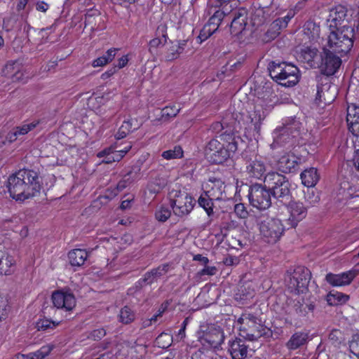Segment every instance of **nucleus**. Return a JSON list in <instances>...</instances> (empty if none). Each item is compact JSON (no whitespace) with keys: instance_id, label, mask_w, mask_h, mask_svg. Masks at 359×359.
Returning a JSON list of instances; mask_svg holds the SVG:
<instances>
[{"instance_id":"30","label":"nucleus","mask_w":359,"mask_h":359,"mask_svg":"<svg viewBox=\"0 0 359 359\" xmlns=\"http://www.w3.org/2000/svg\"><path fill=\"white\" fill-rule=\"evenodd\" d=\"M88 257V252L82 249H74L69 252L68 259L73 266H82Z\"/></svg>"},{"instance_id":"55","label":"nucleus","mask_w":359,"mask_h":359,"mask_svg":"<svg viewBox=\"0 0 359 359\" xmlns=\"http://www.w3.org/2000/svg\"><path fill=\"white\" fill-rule=\"evenodd\" d=\"M52 348L50 346H43L39 350L34 353H31L29 355L32 359H43L51 351Z\"/></svg>"},{"instance_id":"24","label":"nucleus","mask_w":359,"mask_h":359,"mask_svg":"<svg viewBox=\"0 0 359 359\" xmlns=\"http://www.w3.org/2000/svg\"><path fill=\"white\" fill-rule=\"evenodd\" d=\"M300 158L294 154H287L281 156L278 161V166L282 172H294L297 171Z\"/></svg>"},{"instance_id":"10","label":"nucleus","mask_w":359,"mask_h":359,"mask_svg":"<svg viewBox=\"0 0 359 359\" xmlns=\"http://www.w3.org/2000/svg\"><path fill=\"white\" fill-rule=\"evenodd\" d=\"M196 200L188 193L180 190L176 191L170 205L175 215L183 217L189 215L193 210Z\"/></svg>"},{"instance_id":"49","label":"nucleus","mask_w":359,"mask_h":359,"mask_svg":"<svg viewBox=\"0 0 359 359\" xmlns=\"http://www.w3.org/2000/svg\"><path fill=\"white\" fill-rule=\"evenodd\" d=\"M183 156V150L180 146H176L174 149L167 150L163 152L162 156L165 159H174L181 158Z\"/></svg>"},{"instance_id":"8","label":"nucleus","mask_w":359,"mask_h":359,"mask_svg":"<svg viewBox=\"0 0 359 359\" xmlns=\"http://www.w3.org/2000/svg\"><path fill=\"white\" fill-rule=\"evenodd\" d=\"M259 226L263 239L268 243H276L285 231L281 220L277 218L267 217L261 220Z\"/></svg>"},{"instance_id":"40","label":"nucleus","mask_w":359,"mask_h":359,"mask_svg":"<svg viewBox=\"0 0 359 359\" xmlns=\"http://www.w3.org/2000/svg\"><path fill=\"white\" fill-rule=\"evenodd\" d=\"M304 32L310 39H315L319 36L320 27L311 20L306 21L304 25Z\"/></svg>"},{"instance_id":"16","label":"nucleus","mask_w":359,"mask_h":359,"mask_svg":"<svg viewBox=\"0 0 359 359\" xmlns=\"http://www.w3.org/2000/svg\"><path fill=\"white\" fill-rule=\"evenodd\" d=\"M285 205L290 213L287 219V224L292 228H295L298 223L306 217L307 208L302 202L292 201V199Z\"/></svg>"},{"instance_id":"35","label":"nucleus","mask_w":359,"mask_h":359,"mask_svg":"<svg viewBox=\"0 0 359 359\" xmlns=\"http://www.w3.org/2000/svg\"><path fill=\"white\" fill-rule=\"evenodd\" d=\"M168 180L166 177L157 174L148 184L149 191L151 194L159 193L166 185Z\"/></svg>"},{"instance_id":"51","label":"nucleus","mask_w":359,"mask_h":359,"mask_svg":"<svg viewBox=\"0 0 359 359\" xmlns=\"http://www.w3.org/2000/svg\"><path fill=\"white\" fill-rule=\"evenodd\" d=\"M315 102L318 106L320 104L324 103L325 104H330L332 102L331 99H327L325 97V92L323 90V86H317V93L315 98Z\"/></svg>"},{"instance_id":"47","label":"nucleus","mask_w":359,"mask_h":359,"mask_svg":"<svg viewBox=\"0 0 359 359\" xmlns=\"http://www.w3.org/2000/svg\"><path fill=\"white\" fill-rule=\"evenodd\" d=\"M21 64L17 61L8 62L2 69L3 76L10 78L13 74H15V71L20 68Z\"/></svg>"},{"instance_id":"31","label":"nucleus","mask_w":359,"mask_h":359,"mask_svg":"<svg viewBox=\"0 0 359 359\" xmlns=\"http://www.w3.org/2000/svg\"><path fill=\"white\" fill-rule=\"evenodd\" d=\"M215 201L211 196L204 191L197 200L198 205L202 208L207 213L208 217H212L214 215V203Z\"/></svg>"},{"instance_id":"44","label":"nucleus","mask_w":359,"mask_h":359,"mask_svg":"<svg viewBox=\"0 0 359 359\" xmlns=\"http://www.w3.org/2000/svg\"><path fill=\"white\" fill-rule=\"evenodd\" d=\"M225 15L226 13L224 11L217 10L215 12L213 15L209 19L207 25H210V26L212 28H216L217 30Z\"/></svg>"},{"instance_id":"48","label":"nucleus","mask_w":359,"mask_h":359,"mask_svg":"<svg viewBox=\"0 0 359 359\" xmlns=\"http://www.w3.org/2000/svg\"><path fill=\"white\" fill-rule=\"evenodd\" d=\"M141 166L139 163H136L131 166L130 169L126 171V174L123 175L126 178L131 180V183H133L136 180L139 179L140 175Z\"/></svg>"},{"instance_id":"62","label":"nucleus","mask_w":359,"mask_h":359,"mask_svg":"<svg viewBox=\"0 0 359 359\" xmlns=\"http://www.w3.org/2000/svg\"><path fill=\"white\" fill-rule=\"evenodd\" d=\"M305 199L310 205H313L320 201V196L316 194L313 190L311 191H308L305 194Z\"/></svg>"},{"instance_id":"12","label":"nucleus","mask_w":359,"mask_h":359,"mask_svg":"<svg viewBox=\"0 0 359 359\" xmlns=\"http://www.w3.org/2000/svg\"><path fill=\"white\" fill-rule=\"evenodd\" d=\"M311 278L310 270L304 266L297 267L290 280L289 287L297 294L304 293Z\"/></svg>"},{"instance_id":"57","label":"nucleus","mask_w":359,"mask_h":359,"mask_svg":"<svg viewBox=\"0 0 359 359\" xmlns=\"http://www.w3.org/2000/svg\"><path fill=\"white\" fill-rule=\"evenodd\" d=\"M15 74H13L9 79L12 82H22L25 83L27 79V76H25V72L23 71V67L21 65L20 68H18L17 71L15 72Z\"/></svg>"},{"instance_id":"13","label":"nucleus","mask_w":359,"mask_h":359,"mask_svg":"<svg viewBox=\"0 0 359 359\" xmlns=\"http://www.w3.org/2000/svg\"><path fill=\"white\" fill-rule=\"evenodd\" d=\"M22 175H25L23 188L27 198H31L40 194L42 189V182L39 174L34 170L22 169Z\"/></svg>"},{"instance_id":"14","label":"nucleus","mask_w":359,"mask_h":359,"mask_svg":"<svg viewBox=\"0 0 359 359\" xmlns=\"http://www.w3.org/2000/svg\"><path fill=\"white\" fill-rule=\"evenodd\" d=\"M266 329L262 320L253 314L252 318H250L248 320L247 326L240 327L243 337L250 341L257 340L261 337L266 335Z\"/></svg>"},{"instance_id":"64","label":"nucleus","mask_w":359,"mask_h":359,"mask_svg":"<svg viewBox=\"0 0 359 359\" xmlns=\"http://www.w3.org/2000/svg\"><path fill=\"white\" fill-rule=\"evenodd\" d=\"M35 126V124L29 123L22 126L15 127V128L16 129V133H18V135H25L32 130Z\"/></svg>"},{"instance_id":"29","label":"nucleus","mask_w":359,"mask_h":359,"mask_svg":"<svg viewBox=\"0 0 359 359\" xmlns=\"http://www.w3.org/2000/svg\"><path fill=\"white\" fill-rule=\"evenodd\" d=\"M316 308V301H307L303 303L298 301L294 304V311L300 317H306L309 313L313 315Z\"/></svg>"},{"instance_id":"5","label":"nucleus","mask_w":359,"mask_h":359,"mask_svg":"<svg viewBox=\"0 0 359 359\" xmlns=\"http://www.w3.org/2000/svg\"><path fill=\"white\" fill-rule=\"evenodd\" d=\"M242 116L240 113H227L222 121L213 123L210 129L216 134H219L222 141L241 142V138L236 135L242 128L241 123L238 118Z\"/></svg>"},{"instance_id":"60","label":"nucleus","mask_w":359,"mask_h":359,"mask_svg":"<svg viewBox=\"0 0 359 359\" xmlns=\"http://www.w3.org/2000/svg\"><path fill=\"white\" fill-rule=\"evenodd\" d=\"M180 109L177 108L176 106H170V107H165L163 109V116H165L168 117H175L176 116L178 113L180 112Z\"/></svg>"},{"instance_id":"11","label":"nucleus","mask_w":359,"mask_h":359,"mask_svg":"<svg viewBox=\"0 0 359 359\" xmlns=\"http://www.w3.org/2000/svg\"><path fill=\"white\" fill-rule=\"evenodd\" d=\"M25 175L22 173V169L10 175L7 180L6 187L10 196L16 201H25L27 200L26 194L23 188Z\"/></svg>"},{"instance_id":"23","label":"nucleus","mask_w":359,"mask_h":359,"mask_svg":"<svg viewBox=\"0 0 359 359\" xmlns=\"http://www.w3.org/2000/svg\"><path fill=\"white\" fill-rule=\"evenodd\" d=\"M224 339V334L219 327L210 328L202 337L203 343L207 344L213 348H218L223 343Z\"/></svg>"},{"instance_id":"63","label":"nucleus","mask_w":359,"mask_h":359,"mask_svg":"<svg viewBox=\"0 0 359 359\" xmlns=\"http://www.w3.org/2000/svg\"><path fill=\"white\" fill-rule=\"evenodd\" d=\"M217 271V269L215 266H205V268L201 269L198 272V275L199 276H214L216 274Z\"/></svg>"},{"instance_id":"32","label":"nucleus","mask_w":359,"mask_h":359,"mask_svg":"<svg viewBox=\"0 0 359 359\" xmlns=\"http://www.w3.org/2000/svg\"><path fill=\"white\" fill-rule=\"evenodd\" d=\"M273 135L274 143L280 146H285L287 144H292L293 139L296 138L294 136H291L290 133L283 127L276 128L273 132Z\"/></svg>"},{"instance_id":"37","label":"nucleus","mask_w":359,"mask_h":359,"mask_svg":"<svg viewBox=\"0 0 359 359\" xmlns=\"http://www.w3.org/2000/svg\"><path fill=\"white\" fill-rule=\"evenodd\" d=\"M138 128V126L135 125L133 127V119H128L127 121H124L121 126V127L118 128V130L117 131L115 137L118 140L123 139L126 137L128 134L133 132L135 130H137Z\"/></svg>"},{"instance_id":"4","label":"nucleus","mask_w":359,"mask_h":359,"mask_svg":"<svg viewBox=\"0 0 359 359\" xmlns=\"http://www.w3.org/2000/svg\"><path fill=\"white\" fill-rule=\"evenodd\" d=\"M221 143L216 139L208 142L205 148V156L208 161L212 164H222L226 161L238 149L240 142L223 141Z\"/></svg>"},{"instance_id":"21","label":"nucleus","mask_w":359,"mask_h":359,"mask_svg":"<svg viewBox=\"0 0 359 359\" xmlns=\"http://www.w3.org/2000/svg\"><path fill=\"white\" fill-rule=\"evenodd\" d=\"M248 348V345L243 339L236 337L229 341L228 351L232 359H245L247 357Z\"/></svg>"},{"instance_id":"15","label":"nucleus","mask_w":359,"mask_h":359,"mask_svg":"<svg viewBox=\"0 0 359 359\" xmlns=\"http://www.w3.org/2000/svg\"><path fill=\"white\" fill-rule=\"evenodd\" d=\"M53 306L57 309L70 311L76 306V299L69 290H56L51 295Z\"/></svg>"},{"instance_id":"54","label":"nucleus","mask_w":359,"mask_h":359,"mask_svg":"<svg viewBox=\"0 0 359 359\" xmlns=\"http://www.w3.org/2000/svg\"><path fill=\"white\" fill-rule=\"evenodd\" d=\"M171 215L170 210L165 207H161L159 210L156 211L155 217L159 221L164 222H165Z\"/></svg>"},{"instance_id":"56","label":"nucleus","mask_w":359,"mask_h":359,"mask_svg":"<svg viewBox=\"0 0 359 359\" xmlns=\"http://www.w3.org/2000/svg\"><path fill=\"white\" fill-rule=\"evenodd\" d=\"M329 341L334 346L339 345L341 342V332L339 330H333L328 336Z\"/></svg>"},{"instance_id":"52","label":"nucleus","mask_w":359,"mask_h":359,"mask_svg":"<svg viewBox=\"0 0 359 359\" xmlns=\"http://www.w3.org/2000/svg\"><path fill=\"white\" fill-rule=\"evenodd\" d=\"M216 32V28H212L210 25H205L203 29L201 30L198 38L200 39L201 43L205 41L210 36H211Z\"/></svg>"},{"instance_id":"58","label":"nucleus","mask_w":359,"mask_h":359,"mask_svg":"<svg viewBox=\"0 0 359 359\" xmlns=\"http://www.w3.org/2000/svg\"><path fill=\"white\" fill-rule=\"evenodd\" d=\"M144 285H148V284H147V281H146L145 278L143 277V278L139 279L135 283L134 286H133L132 287L128 289V294H134L135 292H140Z\"/></svg>"},{"instance_id":"46","label":"nucleus","mask_w":359,"mask_h":359,"mask_svg":"<svg viewBox=\"0 0 359 359\" xmlns=\"http://www.w3.org/2000/svg\"><path fill=\"white\" fill-rule=\"evenodd\" d=\"M21 64L17 61L8 62L2 69L3 76L10 78L13 74H15V71L20 68Z\"/></svg>"},{"instance_id":"6","label":"nucleus","mask_w":359,"mask_h":359,"mask_svg":"<svg viewBox=\"0 0 359 359\" xmlns=\"http://www.w3.org/2000/svg\"><path fill=\"white\" fill-rule=\"evenodd\" d=\"M248 198L254 208L264 210L271 205L273 196L265 183H255L250 186Z\"/></svg>"},{"instance_id":"45","label":"nucleus","mask_w":359,"mask_h":359,"mask_svg":"<svg viewBox=\"0 0 359 359\" xmlns=\"http://www.w3.org/2000/svg\"><path fill=\"white\" fill-rule=\"evenodd\" d=\"M180 54H182V48H180V46H176L174 41H170V46L165 56L166 60L172 61L177 59Z\"/></svg>"},{"instance_id":"61","label":"nucleus","mask_w":359,"mask_h":359,"mask_svg":"<svg viewBox=\"0 0 359 359\" xmlns=\"http://www.w3.org/2000/svg\"><path fill=\"white\" fill-rule=\"evenodd\" d=\"M131 145L126 147L123 149L119 151H113L111 150V154L113 157H114V162L120 161L124 156L128 153V151L131 149Z\"/></svg>"},{"instance_id":"41","label":"nucleus","mask_w":359,"mask_h":359,"mask_svg":"<svg viewBox=\"0 0 359 359\" xmlns=\"http://www.w3.org/2000/svg\"><path fill=\"white\" fill-rule=\"evenodd\" d=\"M60 323V321H54L50 319L44 318L38 320V321L36 323V328L39 331H46L55 328Z\"/></svg>"},{"instance_id":"3","label":"nucleus","mask_w":359,"mask_h":359,"mask_svg":"<svg viewBox=\"0 0 359 359\" xmlns=\"http://www.w3.org/2000/svg\"><path fill=\"white\" fill-rule=\"evenodd\" d=\"M355 38L354 28L343 25L339 29L330 31L326 46L341 56L346 55L353 46Z\"/></svg>"},{"instance_id":"33","label":"nucleus","mask_w":359,"mask_h":359,"mask_svg":"<svg viewBox=\"0 0 359 359\" xmlns=\"http://www.w3.org/2000/svg\"><path fill=\"white\" fill-rule=\"evenodd\" d=\"M308 334L304 332H296L292 335L286 343V346L290 350H295L304 345L308 340Z\"/></svg>"},{"instance_id":"17","label":"nucleus","mask_w":359,"mask_h":359,"mask_svg":"<svg viewBox=\"0 0 359 359\" xmlns=\"http://www.w3.org/2000/svg\"><path fill=\"white\" fill-rule=\"evenodd\" d=\"M321 51L316 48L306 46L302 48L298 53V60L306 65L309 68L318 69L320 59Z\"/></svg>"},{"instance_id":"42","label":"nucleus","mask_w":359,"mask_h":359,"mask_svg":"<svg viewBox=\"0 0 359 359\" xmlns=\"http://www.w3.org/2000/svg\"><path fill=\"white\" fill-rule=\"evenodd\" d=\"M118 317L120 322L127 325L135 320V314L129 306H125L121 309Z\"/></svg>"},{"instance_id":"34","label":"nucleus","mask_w":359,"mask_h":359,"mask_svg":"<svg viewBox=\"0 0 359 359\" xmlns=\"http://www.w3.org/2000/svg\"><path fill=\"white\" fill-rule=\"evenodd\" d=\"M282 127L290 133L291 136L297 137L300 134L302 123L296 117H290L285 121Z\"/></svg>"},{"instance_id":"18","label":"nucleus","mask_w":359,"mask_h":359,"mask_svg":"<svg viewBox=\"0 0 359 359\" xmlns=\"http://www.w3.org/2000/svg\"><path fill=\"white\" fill-rule=\"evenodd\" d=\"M359 269H352L339 274L329 273L325 276L326 281L332 286H342L349 285L358 275Z\"/></svg>"},{"instance_id":"50","label":"nucleus","mask_w":359,"mask_h":359,"mask_svg":"<svg viewBox=\"0 0 359 359\" xmlns=\"http://www.w3.org/2000/svg\"><path fill=\"white\" fill-rule=\"evenodd\" d=\"M156 341L159 347L162 348H167L171 345L170 341H172V337L163 332L158 336Z\"/></svg>"},{"instance_id":"38","label":"nucleus","mask_w":359,"mask_h":359,"mask_svg":"<svg viewBox=\"0 0 359 359\" xmlns=\"http://www.w3.org/2000/svg\"><path fill=\"white\" fill-rule=\"evenodd\" d=\"M130 184H132L131 180H129L123 177V178L118 182L116 187L114 189H107L104 198L108 199H112L116 196H117L120 191H123L125 188L127 187L128 185Z\"/></svg>"},{"instance_id":"59","label":"nucleus","mask_w":359,"mask_h":359,"mask_svg":"<svg viewBox=\"0 0 359 359\" xmlns=\"http://www.w3.org/2000/svg\"><path fill=\"white\" fill-rule=\"evenodd\" d=\"M234 212L240 218H246L248 216V212L243 203H238L235 205Z\"/></svg>"},{"instance_id":"9","label":"nucleus","mask_w":359,"mask_h":359,"mask_svg":"<svg viewBox=\"0 0 359 359\" xmlns=\"http://www.w3.org/2000/svg\"><path fill=\"white\" fill-rule=\"evenodd\" d=\"M250 177L261 180L266 175V165L255 151L245 149L241 154Z\"/></svg>"},{"instance_id":"26","label":"nucleus","mask_w":359,"mask_h":359,"mask_svg":"<svg viewBox=\"0 0 359 359\" xmlns=\"http://www.w3.org/2000/svg\"><path fill=\"white\" fill-rule=\"evenodd\" d=\"M170 266V263H164L146 272L144 275V278L146 281H147V284L151 285L158 278L166 274L169 271Z\"/></svg>"},{"instance_id":"20","label":"nucleus","mask_w":359,"mask_h":359,"mask_svg":"<svg viewBox=\"0 0 359 359\" xmlns=\"http://www.w3.org/2000/svg\"><path fill=\"white\" fill-rule=\"evenodd\" d=\"M347 15V9L341 5H338L332 8L330 12L329 19L327 21L330 22L329 29L330 31L333 29H339L342 28V25Z\"/></svg>"},{"instance_id":"25","label":"nucleus","mask_w":359,"mask_h":359,"mask_svg":"<svg viewBox=\"0 0 359 359\" xmlns=\"http://www.w3.org/2000/svg\"><path fill=\"white\" fill-rule=\"evenodd\" d=\"M233 15L230 29L231 34L238 35L242 33L247 25V11L245 9H241L234 12Z\"/></svg>"},{"instance_id":"19","label":"nucleus","mask_w":359,"mask_h":359,"mask_svg":"<svg viewBox=\"0 0 359 359\" xmlns=\"http://www.w3.org/2000/svg\"><path fill=\"white\" fill-rule=\"evenodd\" d=\"M242 116H240L238 120L241 121V118L243 119V128L245 130H252L255 136V134L259 135L262 121L263 120V117L262 116L261 111L259 110H254L248 112L247 115L245 116V118H243V114H241Z\"/></svg>"},{"instance_id":"2","label":"nucleus","mask_w":359,"mask_h":359,"mask_svg":"<svg viewBox=\"0 0 359 359\" xmlns=\"http://www.w3.org/2000/svg\"><path fill=\"white\" fill-rule=\"evenodd\" d=\"M271 78L278 84L292 87L299 80V70L295 65L286 62L271 61L268 65Z\"/></svg>"},{"instance_id":"1","label":"nucleus","mask_w":359,"mask_h":359,"mask_svg":"<svg viewBox=\"0 0 359 359\" xmlns=\"http://www.w3.org/2000/svg\"><path fill=\"white\" fill-rule=\"evenodd\" d=\"M263 182L271 191L276 204L286 205L292 199L291 182L285 175L270 171L266 173Z\"/></svg>"},{"instance_id":"43","label":"nucleus","mask_w":359,"mask_h":359,"mask_svg":"<svg viewBox=\"0 0 359 359\" xmlns=\"http://www.w3.org/2000/svg\"><path fill=\"white\" fill-rule=\"evenodd\" d=\"M349 299V297L342 293L336 294L329 293L326 297V301L329 305H337L340 303H344Z\"/></svg>"},{"instance_id":"7","label":"nucleus","mask_w":359,"mask_h":359,"mask_svg":"<svg viewBox=\"0 0 359 359\" xmlns=\"http://www.w3.org/2000/svg\"><path fill=\"white\" fill-rule=\"evenodd\" d=\"M320 57V59L318 69L321 74L327 76L334 75L342 64L341 57L343 56L326 46L323 47Z\"/></svg>"},{"instance_id":"22","label":"nucleus","mask_w":359,"mask_h":359,"mask_svg":"<svg viewBox=\"0 0 359 359\" xmlns=\"http://www.w3.org/2000/svg\"><path fill=\"white\" fill-rule=\"evenodd\" d=\"M209 189L205 191L208 193L211 197L215 201H221L226 198L225 194L226 185L224 182L221 178L215 177H210L208 180Z\"/></svg>"},{"instance_id":"28","label":"nucleus","mask_w":359,"mask_h":359,"mask_svg":"<svg viewBox=\"0 0 359 359\" xmlns=\"http://www.w3.org/2000/svg\"><path fill=\"white\" fill-rule=\"evenodd\" d=\"M346 121L349 130L353 135L359 137V107H355L353 110H347Z\"/></svg>"},{"instance_id":"53","label":"nucleus","mask_w":359,"mask_h":359,"mask_svg":"<svg viewBox=\"0 0 359 359\" xmlns=\"http://www.w3.org/2000/svg\"><path fill=\"white\" fill-rule=\"evenodd\" d=\"M349 350L358 359H359V334L352 337L349 341Z\"/></svg>"},{"instance_id":"27","label":"nucleus","mask_w":359,"mask_h":359,"mask_svg":"<svg viewBox=\"0 0 359 359\" xmlns=\"http://www.w3.org/2000/svg\"><path fill=\"white\" fill-rule=\"evenodd\" d=\"M300 178L302 184L309 188L313 187L318 183L320 180V175L317 169L312 167L302 171Z\"/></svg>"},{"instance_id":"39","label":"nucleus","mask_w":359,"mask_h":359,"mask_svg":"<svg viewBox=\"0 0 359 359\" xmlns=\"http://www.w3.org/2000/svg\"><path fill=\"white\" fill-rule=\"evenodd\" d=\"M283 20L277 19L274 20L271 25L266 32L265 33V40L269 41L274 39L280 34V29L282 27Z\"/></svg>"},{"instance_id":"36","label":"nucleus","mask_w":359,"mask_h":359,"mask_svg":"<svg viewBox=\"0 0 359 359\" xmlns=\"http://www.w3.org/2000/svg\"><path fill=\"white\" fill-rule=\"evenodd\" d=\"M11 256L0 252V275H10L12 273L11 267L13 264Z\"/></svg>"}]
</instances>
